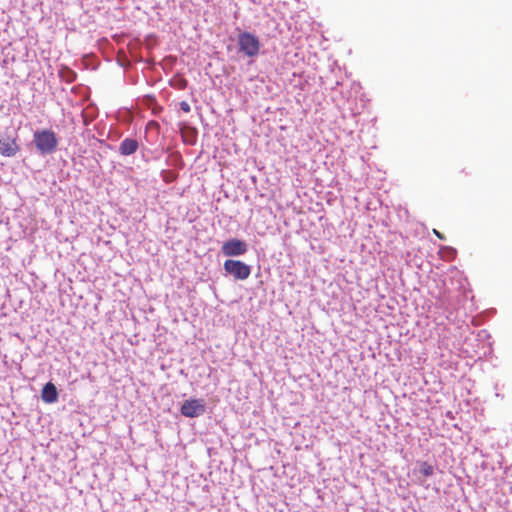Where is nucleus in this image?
I'll return each mask as SVG.
<instances>
[{
  "mask_svg": "<svg viewBox=\"0 0 512 512\" xmlns=\"http://www.w3.org/2000/svg\"><path fill=\"white\" fill-rule=\"evenodd\" d=\"M33 143L40 154L46 155L57 149L58 139L51 129H42L34 132Z\"/></svg>",
  "mask_w": 512,
  "mask_h": 512,
  "instance_id": "obj_1",
  "label": "nucleus"
},
{
  "mask_svg": "<svg viewBox=\"0 0 512 512\" xmlns=\"http://www.w3.org/2000/svg\"><path fill=\"white\" fill-rule=\"evenodd\" d=\"M238 44L240 51L248 57H254L259 53V39L250 32H242L238 36Z\"/></svg>",
  "mask_w": 512,
  "mask_h": 512,
  "instance_id": "obj_2",
  "label": "nucleus"
},
{
  "mask_svg": "<svg viewBox=\"0 0 512 512\" xmlns=\"http://www.w3.org/2000/svg\"><path fill=\"white\" fill-rule=\"evenodd\" d=\"M224 270L236 280H246L251 274V268L240 260L228 259L224 262Z\"/></svg>",
  "mask_w": 512,
  "mask_h": 512,
  "instance_id": "obj_3",
  "label": "nucleus"
},
{
  "mask_svg": "<svg viewBox=\"0 0 512 512\" xmlns=\"http://www.w3.org/2000/svg\"><path fill=\"white\" fill-rule=\"evenodd\" d=\"M206 410L205 404L201 399L185 400L181 405L180 412L188 418H195L202 415Z\"/></svg>",
  "mask_w": 512,
  "mask_h": 512,
  "instance_id": "obj_4",
  "label": "nucleus"
},
{
  "mask_svg": "<svg viewBox=\"0 0 512 512\" xmlns=\"http://www.w3.org/2000/svg\"><path fill=\"white\" fill-rule=\"evenodd\" d=\"M247 250V244L243 240L236 238L224 242L221 248L222 253L228 257L243 255Z\"/></svg>",
  "mask_w": 512,
  "mask_h": 512,
  "instance_id": "obj_5",
  "label": "nucleus"
},
{
  "mask_svg": "<svg viewBox=\"0 0 512 512\" xmlns=\"http://www.w3.org/2000/svg\"><path fill=\"white\" fill-rule=\"evenodd\" d=\"M19 149L16 138H0V155L4 157H13L18 153Z\"/></svg>",
  "mask_w": 512,
  "mask_h": 512,
  "instance_id": "obj_6",
  "label": "nucleus"
},
{
  "mask_svg": "<svg viewBox=\"0 0 512 512\" xmlns=\"http://www.w3.org/2000/svg\"><path fill=\"white\" fill-rule=\"evenodd\" d=\"M41 398L45 403L52 404L58 400V392L56 386L52 382H48L44 385Z\"/></svg>",
  "mask_w": 512,
  "mask_h": 512,
  "instance_id": "obj_7",
  "label": "nucleus"
},
{
  "mask_svg": "<svg viewBox=\"0 0 512 512\" xmlns=\"http://www.w3.org/2000/svg\"><path fill=\"white\" fill-rule=\"evenodd\" d=\"M138 146L139 144L136 139L126 138L121 142L119 151L122 155H131L137 151Z\"/></svg>",
  "mask_w": 512,
  "mask_h": 512,
  "instance_id": "obj_8",
  "label": "nucleus"
},
{
  "mask_svg": "<svg viewBox=\"0 0 512 512\" xmlns=\"http://www.w3.org/2000/svg\"><path fill=\"white\" fill-rule=\"evenodd\" d=\"M419 471L423 476L429 477L433 475L434 468L428 462L423 461L420 463Z\"/></svg>",
  "mask_w": 512,
  "mask_h": 512,
  "instance_id": "obj_9",
  "label": "nucleus"
},
{
  "mask_svg": "<svg viewBox=\"0 0 512 512\" xmlns=\"http://www.w3.org/2000/svg\"><path fill=\"white\" fill-rule=\"evenodd\" d=\"M180 108L184 112H189L190 111V105L187 102H184V101L180 103Z\"/></svg>",
  "mask_w": 512,
  "mask_h": 512,
  "instance_id": "obj_10",
  "label": "nucleus"
},
{
  "mask_svg": "<svg viewBox=\"0 0 512 512\" xmlns=\"http://www.w3.org/2000/svg\"><path fill=\"white\" fill-rule=\"evenodd\" d=\"M433 233H434V234H435L439 239H441V240H445V236H444L442 233H440L438 230L433 229Z\"/></svg>",
  "mask_w": 512,
  "mask_h": 512,
  "instance_id": "obj_11",
  "label": "nucleus"
}]
</instances>
